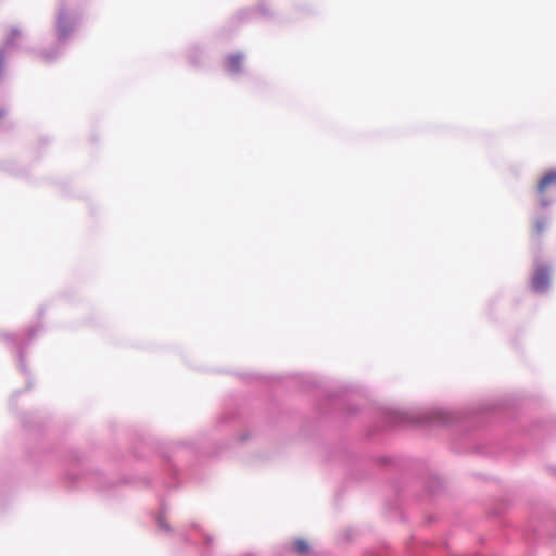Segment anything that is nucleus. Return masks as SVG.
Listing matches in <instances>:
<instances>
[{"label":"nucleus","mask_w":556,"mask_h":556,"mask_svg":"<svg viewBox=\"0 0 556 556\" xmlns=\"http://www.w3.org/2000/svg\"><path fill=\"white\" fill-rule=\"evenodd\" d=\"M549 282V274L547 268L539 267L535 269L532 278V288L535 291H544Z\"/></svg>","instance_id":"obj_2"},{"label":"nucleus","mask_w":556,"mask_h":556,"mask_svg":"<svg viewBox=\"0 0 556 556\" xmlns=\"http://www.w3.org/2000/svg\"><path fill=\"white\" fill-rule=\"evenodd\" d=\"M2 116H3V112H2V111H0V118H1Z\"/></svg>","instance_id":"obj_6"},{"label":"nucleus","mask_w":556,"mask_h":556,"mask_svg":"<svg viewBox=\"0 0 556 556\" xmlns=\"http://www.w3.org/2000/svg\"><path fill=\"white\" fill-rule=\"evenodd\" d=\"M292 551L299 555H306L309 546L305 540L299 539L292 543Z\"/></svg>","instance_id":"obj_5"},{"label":"nucleus","mask_w":556,"mask_h":556,"mask_svg":"<svg viewBox=\"0 0 556 556\" xmlns=\"http://www.w3.org/2000/svg\"><path fill=\"white\" fill-rule=\"evenodd\" d=\"M242 55L241 54H232L229 55L226 60V67L231 73H237L241 68L242 64Z\"/></svg>","instance_id":"obj_4"},{"label":"nucleus","mask_w":556,"mask_h":556,"mask_svg":"<svg viewBox=\"0 0 556 556\" xmlns=\"http://www.w3.org/2000/svg\"><path fill=\"white\" fill-rule=\"evenodd\" d=\"M548 228L547 216H536L531 223V236L534 239H540Z\"/></svg>","instance_id":"obj_3"},{"label":"nucleus","mask_w":556,"mask_h":556,"mask_svg":"<svg viewBox=\"0 0 556 556\" xmlns=\"http://www.w3.org/2000/svg\"><path fill=\"white\" fill-rule=\"evenodd\" d=\"M556 189V169H549L543 174L536 185L538 201L541 207L551 204L548 193Z\"/></svg>","instance_id":"obj_1"}]
</instances>
